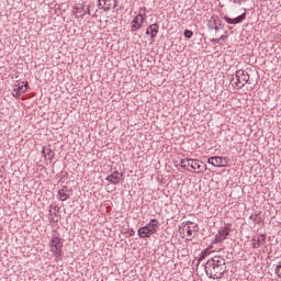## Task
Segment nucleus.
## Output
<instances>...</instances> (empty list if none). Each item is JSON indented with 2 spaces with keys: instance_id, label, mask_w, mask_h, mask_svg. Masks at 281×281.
I'll return each instance as SVG.
<instances>
[{
  "instance_id": "0eeeda50",
  "label": "nucleus",
  "mask_w": 281,
  "mask_h": 281,
  "mask_svg": "<svg viewBox=\"0 0 281 281\" xmlns=\"http://www.w3.org/2000/svg\"><path fill=\"white\" fill-rule=\"evenodd\" d=\"M180 229L187 232V236L189 237L187 238V240H192V234L199 232V224L191 221H187L181 224Z\"/></svg>"
},
{
  "instance_id": "39448f33",
  "label": "nucleus",
  "mask_w": 281,
  "mask_h": 281,
  "mask_svg": "<svg viewBox=\"0 0 281 281\" xmlns=\"http://www.w3.org/2000/svg\"><path fill=\"white\" fill-rule=\"evenodd\" d=\"M146 21V7L139 9L138 14L132 20L131 32L137 35L138 30L144 27V22Z\"/></svg>"
},
{
  "instance_id": "1a4fd4ad",
  "label": "nucleus",
  "mask_w": 281,
  "mask_h": 281,
  "mask_svg": "<svg viewBox=\"0 0 281 281\" xmlns=\"http://www.w3.org/2000/svg\"><path fill=\"white\" fill-rule=\"evenodd\" d=\"M223 19L228 25H238V23H243L245 19H247V13H243L233 19L227 15H224Z\"/></svg>"
},
{
  "instance_id": "ddd939ff",
  "label": "nucleus",
  "mask_w": 281,
  "mask_h": 281,
  "mask_svg": "<svg viewBox=\"0 0 281 281\" xmlns=\"http://www.w3.org/2000/svg\"><path fill=\"white\" fill-rule=\"evenodd\" d=\"M98 8L104 12H109L113 8V0H98Z\"/></svg>"
},
{
  "instance_id": "dca6fc26",
  "label": "nucleus",
  "mask_w": 281,
  "mask_h": 281,
  "mask_svg": "<svg viewBox=\"0 0 281 281\" xmlns=\"http://www.w3.org/2000/svg\"><path fill=\"white\" fill-rule=\"evenodd\" d=\"M267 238L265 237V235H261L260 237H258L257 239L254 238V243H252V247L254 249H258L260 247H262V245H265V240Z\"/></svg>"
},
{
  "instance_id": "c85d7f7f",
  "label": "nucleus",
  "mask_w": 281,
  "mask_h": 281,
  "mask_svg": "<svg viewBox=\"0 0 281 281\" xmlns=\"http://www.w3.org/2000/svg\"><path fill=\"white\" fill-rule=\"evenodd\" d=\"M218 38H220V41H225V38H227V35H222Z\"/></svg>"
},
{
  "instance_id": "412c9836",
  "label": "nucleus",
  "mask_w": 281,
  "mask_h": 281,
  "mask_svg": "<svg viewBox=\"0 0 281 281\" xmlns=\"http://www.w3.org/2000/svg\"><path fill=\"white\" fill-rule=\"evenodd\" d=\"M218 21H221V20H218V16H212L211 18V22L213 23V27L218 25Z\"/></svg>"
},
{
  "instance_id": "20e7f679",
  "label": "nucleus",
  "mask_w": 281,
  "mask_h": 281,
  "mask_svg": "<svg viewBox=\"0 0 281 281\" xmlns=\"http://www.w3.org/2000/svg\"><path fill=\"white\" fill-rule=\"evenodd\" d=\"M63 238L58 233H53L49 241V247L52 254H54L56 260H60L63 257Z\"/></svg>"
},
{
  "instance_id": "f3484780",
  "label": "nucleus",
  "mask_w": 281,
  "mask_h": 281,
  "mask_svg": "<svg viewBox=\"0 0 281 281\" xmlns=\"http://www.w3.org/2000/svg\"><path fill=\"white\" fill-rule=\"evenodd\" d=\"M29 87H30V85L27 83V81H24L22 83H19L15 89H18L20 93H25V91H27Z\"/></svg>"
},
{
  "instance_id": "9b49d317",
  "label": "nucleus",
  "mask_w": 281,
  "mask_h": 281,
  "mask_svg": "<svg viewBox=\"0 0 281 281\" xmlns=\"http://www.w3.org/2000/svg\"><path fill=\"white\" fill-rule=\"evenodd\" d=\"M229 226H225L218 231V234L215 235V243H223L229 236Z\"/></svg>"
},
{
  "instance_id": "f257e3e1",
  "label": "nucleus",
  "mask_w": 281,
  "mask_h": 281,
  "mask_svg": "<svg viewBox=\"0 0 281 281\" xmlns=\"http://www.w3.org/2000/svg\"><path fill=\"white\" fill-rule=\"evenodd\" d=\"M205 273L213 280H221L227 273V260L221 255H215L206 261Z\"/></svg>"
},
{
  "instance_id": "b1692460",
  "label": "nucleus",
  "mask_w": 281,
  "mask_h": 281,
  "mask_svg": "<svg viewBox=\"0 0 281 281\" xmlns=\"http://www.w3.org/2000/svg\"><path fill=\"white\" fill-rule=\"evenodd\" d=\"M13 91H14L13 92L14 98H21V95L23 94L22 92H19V90L16 88Z\"/></svg>"
},
{
  "instance_id": "4468645a",
  "label": "nucleus",
  "mask_w": 281,
  "mask_h": 281,
  "mask_svg": "<svg viewBox=\"0 0 281 281\" xmlns=\"http://www.w3.org/2000/svg\"><path fill=\"white\" fill-rule=\"evenodd\" d=\"M58 196L60 201H67V199H69V188H67L66 186L63 187L59 191H58Z\"/></svg>"
},
{
  "instance_id": "a878e982",
  "label": "nucleus",
  "mask_w": 281,
  "mask_h": 281,
  "mask_svg": "<svg viewBox=\"0 0 281 281\" xmlns=\"http://www.w3.org/2000/svg\"><path fill=\"white\" fill-rule=\"evenodd\" d=\"M211 43H214L215 45L221 44V40L220 38H212Z\"/></svg>"
},
{
  "instance_id": "4be33fe9",
  "label": "nucleus",
  "mask_w": 281,
  "mask_h": 281,
  "mask_svg": "<svg viewBox=\"0 0 281 281\" xmlns=\"http://www.w3.org/2000/svg\"><path fill=\"white\" fill-rule=\"evenodd\" d=\"M274 273L278 276V278H281V263H279V265L276 267Z\"/></svg>"
},
{
  "instance_id": "bb28decb",
  "label": "nucleus",
  "mask_w": 281,
  "mask_h": 281,
  "mask_svg": "<svg viewBox=\"0 0 281 281\" xmlns=\"http://www.w3.org/2000/svg\"><path fill=\"white\" fill-rule=\"evenodd\" d=\"M210 30H215V32H218L221 29L218 26H210Z\"/></svg>"
},
{
  "instance_id": "423d86ee",
  "label": "nucleus",
  "mask_w": 281,
  "mask_h": 281,
  "mask_svg": "<svg viewBox=\"0 0 281 281\" xmlns=\"http://www.w3.org/2000/svg\"><path fill=\"white\" fill-rule=\"evenodd\" d=\"M249 72L247 70H237L235 74V78L232 79L233 87L235 89H243L247 82H249Z\"/></svg>"
},
{
  "instance_id": "cd10ccee",
  "label": "nucleus",
  "mask_w": 281,
  "mask_h": 281,
  "mask_svg": "<svg viewBox=\"0 0 281 281\" xmlns=\"http://www.w3.org/2000/svg\"><path fill=\"white\" fill-rule=\"evenodd\" d=\"M112 1H113L112 8H113V9L117 8V0H112Z\"/></svg>"
},
{
  "instance_id": "9d476101",
  "label": "nucleus",
  "mask_w": 281,
  "mask_h": 281,
  "mask_svg": "<svg viewBox=\"0 0 281 281\" xmlns=\"http://www.w3.org/2000/svg\"><path fill=\"white\" fill-rule=\"evenodd\" d=\"M122 177H124V175H122V172L115 170L111 175H109L105 178V180L109 181V183H112V186H117V183H120V181H122Z\"/></svg>"
},
{
  "instance_id": "f03ea898",
  "label": "nucleus",
  "mask_w": 281,
  "mask_h": 281,
  "mask_svg": "<svg viewBox=\"0 0 281 281\" xmlns=\"http://www.w3.org/2000/svg\"><path fill=\"white\" fill-rule=\"evenodd\" d=\"M180 166L188 172H195V175H203L207 170V165L199 159L184 158L180 160Z\"/></svg>"
},
{
  "instance_id": "a211bd4d",
  "label": "nucleus",
  "mask_w": 281,
  "mask_h": 281,
  "mask_svg": "<svg viewBox=\"0 0 281 281\" xmlns=\"http://www.w3.org/2000/svg\"><path fill=\"white\" fill-rule=\"evenodd\" d=\"M207 256H210V250L204 249L201 251V254L199 255V262L205 260V258H207Z\"/></svg>"
},
{
  "instance_id": "7ed1b4c3",
  "label": "nucleus",
  "mask_w": 281,
  "mask_h": 281,
  "mask_svg": "<svg viewBox=\"0 0 281 281\" xmlns=\"http://www.w3.org/2000/svg\"><path fill=\"white\" fill-rule=\"evenodd\" d=\"M157 232H159V222L156 218H151L148 224L138 228L137 234L139 238H150Z\"/></svg>"
},
{
  "instance_id": "6e6552de",
  "label": "nucleus",
  "mask_w": 281,
  "mask_h": 281,
  "mask_svg": "<svg viewBox=\"0 0 281 281\" xmlns=\"http://www.w3.org/2000/svg\"><path fill=\"white\" fill-rule=\"evenodd\" d=\"M207 164L215 168H225L227 166V158L221 156H213L207 159Z\"/></svg>"
},
{
  "instance_id": "393cba45",
  "label": "nucleus",
  "mask_w": 281,
  "mask_h": 281,
  "mask_svg": "<svg viewBox=\"0 0 281 281\" xmlns=\"http://www.w3.org/2000/svg\"><path fill=\"white\" fill-rule=\"evenodd\" d=\"M85 14L91 15V8L88 7L87 10L81 14V16H85Z\"/></svg>"
},
{
  "instance_id": "f8f14e48",
  "label": "nucleus",
  "mask_w": 281,
  "mask_h": 281,
  "mask_svg": "<svg viewBox=\"0 0 281 281\" xmlns=\"http://www.w3.org/2000/svg\"><path fill=\"white\" fill-rule=\"evenodd\" d=\"M157 34H159V24L154 23L147 27L146 35L150 36L151 41L156 38Z\"/></svg>"
},
{
  "instance_id": "5701e85b",
  "label": "nucleus",
  "mask_w": 281,
  "mask_h": 281,
  "mask_svg": "<svg viewBox=\"0 0 281 281\" xmlns=\"http://www.w3.org/2000/svg\"><path fill=\"white\" fill-rule=\"evenodd\" d=\"M229 1H231V3H235V5H243V2L245 0H229Z\"/></svg>"
},
{
  "instance_id": "c756f323",
  "label": "nucleus",
  "mask_w": 281,
  "mask_h": 281,
  "mask_svg": "<svg viewBox=\"0 0 281 281\" xmlns=\"http://www.w3.org/2000/svg\"><path fill=\"white\" fill-rule=\"evenodd\" d=\"M54 210H55V212H56V210H58V207H57V206H55V207H54Z\"/></svg>"
},
{
  "instance_id": "2eb2a0df",
  "label": "nucleus",
  "mask_w": 281,
  "mask_h": 281,
  "mask_svg": "<svg viewBox=\"0 0 281 281\" xmlns=\"http://www.w3.org/2000/svg\"><path fill=\"white\" fill-rule=\"evenodd\" d=\"M42 155L43 157H45V159H49V161H52L55 156L54 150H52V148H46V147H43Z\"/></svg>"
},
{
  "instance_id": "6ab92c4d",
  "label": "nucleus",
  "mask_w": 281,
  "mask_h": 281,
  "mask_svg": "<svg viewBox=\"0 0 281 281\" xmlns=\"http://www.w3.org/2000/svg\"><path fill=\"white\" fill-rule=\"evenodd\" d=\"M249 218L254 223H260V221H261L260 217L258 216V214H251Z\"/></svg>"
},
{
  "instance_id": "aec40b11",
  "label": "nucleus",
  "mask_w": 281,
  "mask_h": 281,
  "mask_svg": "<svg viewBox=\"0 0 281 281\" xmlns=\"http://www.w3.org/2000/svg\"><path fill=\"white\" fill-rule=\"evenodd\" d=\"M194 36V33L191 30H186L184 31V37L186 38H192Z\"/></svg>"
}]
</instances>
